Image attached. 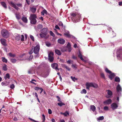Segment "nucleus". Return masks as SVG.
Returning a JSON list of instances; mask_svg holds the SVG:
<instances>
[{
    "label": "nucleus",
    "mask_w": 122,
    "mask_h": 122,
    "mask_svg": "<svg viewBox=\"0 0 122 122\" xmlns=\"http://www.w3.org/2000/svg\"><path fill=\"white\" fill-rule=\"evenodd\" d=\"M35 89L36 90H38L39 89L40 90H41V91L40 92V93L42 92L43 91V89L41 88H39V87H35Z\"/></svg>",
    "instance_id": "obj_25"
},
{
    "label": "nucleus",
    "mask_w": 122,
    "mask_h": 122,
    "mask_svg": "<svg viewBox=\"0 0 122 122\" xmlns=\"http://www.w3.org/2000/svg\"><path fill=\"white\" fill-rule=\"evenodd\" d=\"M52 122H56V121L55 119L54 118H52L51 120Z\"/></svg>",
    "instance_id": "obj_63"
},
{
    "label": "nucleus",
    "mask_w": 122,
    "mask_h": 122,
    "mask_svg": "<svg viewBox=\"0 0 122 122\" xmlns=\"http://www.w3.org/2000/svg\"><path fill=\"white\" fill-rule=\"evenodd\" d=\"M9 55L11 57H14L15 56V55L14 54H12L11 53H9Z\"/></svg>",
    "instance_id": "obj_38"
},
{
    "label": "nucleus",
    "mask_w": 122,
    "mask_h": 122,
    "mask_svg": "<svg viewBox=\"0 0 122 122\" xmlns=\"http://www.w3.org/2000/svg\"><path fill=\"white\" fill-rule=\"evenodd\" d=\"M117 104H117H116V103H112L111 104V108L112 109L114 110L115 109L118 107V106Z\"/></svg>",
    "instance_id": "obj_14"
},
{
    "label": "nucleus",
    "mask_w": 122,
    "mask_h": 122,
    "mask_svg": "<svg viewBox=\"0 0 122 122\" xmlns=\"http://www.w3.org/2000/svg\"><path fill=\"white\" fill-rule=\"evenodd\" d=\"M2 60L4 62L7 63V60L4 57H2L1 58Z\"/></svg>",
    "instance_id": "obj_27"
},
{
    "label": "nucleus",
    "mask_w": 122,
    "mask_h": 122,
    "mask_svg": "<svg viewBox=\"0 0 122 122\" xmlns=\"http://www.w3.org/2000/svg\"><path fill=\"white\" fill-rule=\"evenodd\" d=\"M21 41H23L24 40V36L23 35H22L21 36Z\"/></svg>",
    "instance_id": "obj_57"
},
{
    "label": "nucleus",
    "mask_w": 122,
    "mask_h": 122,
    "mask_svg": "<svg viewBox=\"0 0 122 122\" xmlns=\"http://www.w3.org/2000/svg\"><path fill=\"white\" fill-rule=\"evenodd\" d=\"M117 57L119 60H122V52L121 49L118 50L117 52Z\"/></svg>",
    "instance_id": "obj_4"
},
{
    "label": "nucleus",
    "mask_w": 122,
    "mask_h": 122,
    "mask_svg": "<svg viewBox=\"0 0 122 122\" xmlns=\"http://www.w3.org/2000/svg\"><path fill=\"white\" fill-rule=\"evenodd\" d=\"M78 57L80 58L81 59L82 61H83L85 62H86V61L84 60V58L85 59H86V57L84 56H83L81 54L80 52H79V54L78 55Z\"/></svg>",
    "instance_id": "obj_15"
},
{
    "label": "nucleus",
    "mask_w": 122,
    "mask_h": 122,
    "mask_svg": "<svg viewBox=\"0 0 122 122\" xmlns=\"http://www.w3.org/2000/svg\"><path fill=\"white\" fill-rule=\"evenodd\" d=\"M58 24L60 26H62L63 25V23L61 22H59L58 23Z\"/></svg>",
    "instance_id": "obj_45"
},
{
    "label": "nucleus",
    "mask_w": 122,
    "mask_h": 122,
    "mask_svg": "<svg viewBox=\"0 0 122 122\" xmlns=\"http://www.w3.org/2000/svg\"><path fill=\"white\" fill-rule=\"evenodd\" d=\"M33 58V56H32V55H30L29 57V60H31Z\"/></svg>",
    "instance_id": "obj_60"
},
{
    "label": "nucleus",
    "mask_w": 122,
    "mask_h": 122,
    "mask_svg": "<svg viewBox=\"0 0 122 122\" xmlns=\"http://www.w3.org/2000/svg\"><path fill=\"white\" fill-rule=\"evenodd\" d=\"M1 84L3 86H7V85H6V83L3 82H2Z\"/></svg>",
    "instance_id": "obj_51"
},
{
    "label": "nucleus",
    "mask_w": 122,
    "mask_h": 122,
    "mask_svg": "<svg viewBox=\"0 0 122 122\" xmlns=\"http://www.w3.org/2000/svg\"><path fill=\"white\" fill-rule=\"evenodd\" d=\"M112 102V100L110 99H109L104 101L103 103L105 105H108L110 104Z\"/></svg>",
    "instance_id": "obj_16"
},
{
    "label": "nucleus",
    "mask_w": 122,
    "mask_h": 122,
    "mask_svg": "<svg viewBox=\"0 0 122 122\" xmlns=\"http://www.w3.org/2000/svg\"><path fill=\"white\" fill-rule=\"evenodd\" d=\"M30 38L33 41H34V37L32 36L31 35H30Z\"/></svg>",
    "instance_id": "obj_43"
},
{
    "label": "nucleus",
    "mask_w": 122,
    "mask_h": 122,
    "mask_svg": "<svg viewBox=\"0 0 122 122\" xmlns=\"http://www.w3.org/2000/svg\"><path fill=\"white\" fill-rule=\"evenodd\" d=\"M65 68L68 70L69 71H70V69L68 66H65Z\"/></svg>",
    "instance_id": "obj_58"
},
{
    "label": "nucleus",
    "mask_w": 122,
    "mask_h": 122,
    "mask_svg": "<svg viewBox=\"0 0 122 122\" xmlns=\"http://www.w3.org/2000/svg\"><path fill=\"white\" fill-rule=\"evenodd\" d=\"M71 15L72 16V18L73 17H75L76 16V17H78V20L80 19V18L81 17V15L80 14L77 15V14L76 13H73L71 14Z\"/></svg>",
    "instance_id": "obj_13"
},
{
    "label": "nucleus",
    "mask_w": 122,
    "mask_h": 122,
    "mask_svg": "<svg viewBox=\"0 0 122 122\" xmlns=\"http://www.w3.org/2000/svg\"><path fill=\"white\" fill-rule=\"evenodd\" d=\"M20 35H19L17 36L16 37V40H19L20 39Z\"/></svg>",
    "instance_id": "obj_37"
},
{
    "label": "nucleus",
    "mask_w": 122,
    "mask_h": 122,
    "mask_svg": "<svg viewBox=\"0 0 122 122\" xmlns=\"http://www.w3.org/2000/svg\"><path fill=\"white\" fill-rule=\"evenodd\" d=\"M106 91L107 95L106 96V97L107 98H111L112 95V92L110 90H107Z\"/></svg>",
    "instance_id": "obj_10"
},
{
    "label": "nucleus",
    "mask_w": 122,
    "mask_h": 122,
    "mask_svg": "<svg viewBox=\"0 0 122 122\" xmlns=\"http://www.w3.org/2000/svg\"><path fill=\"white\" fill-rule=\"evenodd\" d=\"M46 34H43L42 33L40 34V37L41 38L45 37L46 36Z\"/></svg>",
    "instance_id": "obj_31"
},
{
    "label": "nucleus",
    "mask_w": 122,
    "mask_h": 122,
    "mask_svg": "<svg viewBox=\"0 0 122 122\" xmlns=\"http://www.w3.org/2000/svg\"><path fill=\"white\" fill-rule=\"evenodd\" d=\"M1 5L5 8L6 9L7 8L6 4L4 2H1Z\"/></svg>",
    "instance_id": "obj_24"
},
{
    "label": "nucleus",
    "mask_w": 122,
    "mask_h": 122,
    "mask_svg": "<svg viewBox=\"0 0 122 122\" xmlns=\"http://www.w3.org/2000/svg\"><path fill=\"white\" fill-rule=\"evenodd\" d=\"M116 90L118 93V96L119 97L121 96V92L122 91V88L120 85L119 84L116 87Z\"/></svg>",
    "instance_id": "obj_8"
},
{
    "label": "nucleus",
    "mask_w": 122,
    "mask_h": 122,
    "mask_svg": "<svg viewBox=\"0 0 122 122\" xmlns=\"http://www.w3.org/2000/svg\"><path fill=\"white\" fill-rule=\"evenodd\" d=\"M104 117L103 116H100L98 117L97 118V120H102L104 119Z\"/></svg>",
    "instance_id": "obj_26"
},
{
    "label": "nucleus",
    "mask_w": 122,
    "mask_h": 122,
    "mask_svg": "<svg viewBox=\"0 0 122 122\" xmlns=\"http://www.w3.org/2000/svg\"><path fill=\"white\" fill-rule=\"evenodd\" d=\"M119 5L120 6L122 5V1L119 2Z\"/></svg>",
    "instance_id": "obj_64"
},
{
    "label": "nucleus",
    "mask_w": 122,
    "mask_h": 122,
    "mask_svg": "<svg viewBox=\"0 0 122 122\" xmlns=\"http://www.w3.org/2000/svg\"><path fill=\"white\" fill-rule=\"evenodd\" d=\"M55 28L56 29H58V30H60V28L57 25H56L55 26Z\"/></svg>",
    "instance_id": "obj_59"
},
{
    "label": "nucleus",
    "mask_w": 122,
    "mask_h": 122,
    "mask_svg": "<svg viewBox=\"0 0 122 122\" xmlns=\"http://www.w3.org/2000/svg\"><path fill=\"white\" fill-rule=\"evenodd\" d=\"M15 85H14L13 84L11 85L10 86V87L12 89H14L15 87Z\"/></svg>",
    "instance_id": "obj_47"
},
{
    "label": "nucleus",
    "mask_w": 122,
    "mask_h": 122,
    "mask_svg": "<svg viewBox=\"0 0 122 122\" xmlns=\"http://www.w3.org/2000/svg\"><path fill=\"white\" fill-rule=\"evenodd\" d=\"M50 32L51 36H52L53 37L55 36V34L53 33V32L52 31H50Z\"/></svg>",
    "instance_id": "obj_41"
},
{
    "label": "nucleus",
    "mask_w": 122,
    "mask_h": 122,
    "mask_svg": "<svg viewBox=\"0 0 122 122\" xmlns=\"http://www.w3.org/2000/svg\"><path fill=\"white\" fill-rule=\"evenodd\" d=\"M72 67L76 69L77 67V66L76 64H72Z\"/></svg>",
    "instance_id": "obj_42"
},
{
    "label": "nucleus",
    "mask_w": 122,
    "mask_h": 122,
    "mask_svg": "<svg viewBox=\"0 0 122 122\" xmlns=\"http://www.w3.org/2000/svg\"><path fill=\"white\" fill-rule=\"evenodd\" d=\"M71 45L70 43H68L66 47L68 49V51L69 52H70L71 51Z\"/></svg>",
    "instance_id": "obj_19"
},
{
    "label": "nucleus",
    "mask_w": 122,
    "mask_h": 122,
    "mask_svg": "<svg viewBox=\"0 0 122 122\" xmlns=\"http://www.w3.org/2000/svg\"><path fill=\"white\" fill-rule=\"evenodd\" d=\"M86 91L85 89H83L82 91L81 92V93L86 94Z\"/></svg>",
    "instance_id": "obj_40"
},
{
    "label": "nucleus",
    "mask_w": 122,
    "mask_h": 122,
    "mask_svg": "<svg viewBox=\"0 0 122 122\" xmlns=\"http://www.w3.org/2000/svg\"><path fill=\"white\" fill-rule=\"evenodd\" d=\"M7 66L5 65V64L3 66V70L5 71H6L7 70Z\"/></svg>",
    "instance_id": "obj_30"
},
{
    "label": "nucleus",
    "mask_w": 122,
    "mask_h": 122,
    "mask_svg": "<svg viewBox=\"0 0 122 122\" xmlns=\"http://www.w3.org/2000/svg\"><path fill=\"white\" fill-rule=\"evenodd\" d=\"M51 66L52 68L55 69V70L57 71V70H59L58 68V65L56 63H53L51 65Z\"/></svg>",
    "instance_id": "obj_12"
},
{
    "label": "nucleus",
    "mask_w": 122,
    "mask_h": 122,
    "mask_svg": "<svg viewBox=\"0 0 122 122\" xmlns=\"http://www.w3.org/2000/svg\"><path fill=\"white\" fill-rule=\"evenodd\" d=\"M54 30H55L56 31V32L57 33V35H60L61 36V34L57 33V31H56V29H54Z\"/></svg>",
    "instance_id": "obj_62"
},
{
    "label": "nucleus",
    "mask_w": 122,
    "mask_h": 122,
    "mask_svg": "<svg viewBox=\"0 0 122 122\" xmlns=\"http://www.w3.org/2000/svg\"><path fill=\"white\" fill-rule=\"evenodd\" d=\"M41 33L47 35V28H44L41 30Z\"/></svg>",
    "instance_id": "obj_18"
},
{
    "label": "nucleus",
    "mask_w": 122,
    "mask_h": 122,
    "mask_svg": "<svg viewBox=\"0 0 122 122\" xmlns=\"http://www.w3.org/2000/svg\"><path fill=\"white\" fill-rule=\"evenodd\" d=\"M1 44L4 46H6V40L4 39H1Z\"/></svg>",
    "instance_id": "obj_20"
},
{
    "label": "nucleus",
    "mask_w": 122,
    "mask_h": 122,
    "mask_svg": "<svg viewBox=\"0 0 122 122\" xmlns=\"http://www.w3.org/2000/svg\"><path fill=\"white\" fill-rule=\"evenodd\" d=\"M64 116H67L69 115V113L67 111H66L64 113Z\"/></svg>",
    "instance_id": "obj_34"
},
{
    "label": "nucleus",
    "mask_w": 122,
    "mask_h": 122,
    "mask_svg": "<svg viewBox=\"0 0 122 122\" xmlns=\"http://www.w3.org/2000/svg\"><path fill=\"white\" fill-rule=\"evenodd\" d=\"M104 109L105 111H107L108 109V107L107 106H105L103 108Z\"/></svg>",
    "instance_id": "obj_44"
},
{
    "label": "nucleus",
    "mask_w": 122,
    "mask_h": 122,
    "mask_svg": "<svg viewBox=\"0 0 122 122\" xmlns=\"http://www.w3.org/2000/svg\"><path fill=\"white\" fill-rule=\"evenodd\" d=\"M42 116L43 117V118L42 119V120L43 122H44L45 120V116L43 114L42 115Z\"/></svg>",
    "instance_id": "obj_49"
},
{
    "label": "nucleus",
    "mask_w": 122,
    "mask_h": 122,
    "mask_svg": "<svg viewBox=\"0 0 122 122\" xmlns=\"http://www.w3.org/2000/svg\"><path fill=\"white\" fill-rule=\"evenodd\" d=\"M105 71L107 73L110 74L109 76V77L111 80H112L115 76L114 74L113 73H111V71L108 70L107 68L105 69Z\"/></svg>",
    "instance_id": "obj_5"
},
{
    "label": "nucleus",
    "mask_w": 122,
    "mask_h": 122,
    "mask_svg": "<svg viewBox=\"0 0 122 122\" xmlns=\"http://www.w3.org/2000/svg\"><path fill=\"white\" fill-rule=\"evenodd\" d=\"M55 51L56 54L58 55H60L61 54V53L60 51L58 50H55Z\"/></svg>",
    "instance_id": "obj_22"
},
{
    "label": "nucleus",
    "mask_w": 122,
    "mask_h": 122,
    "mask_svg": "<svg viewBox=\"0 0 122 122\" xmlns=\"http://www.w3.org/2000/svg\"><path fill=\"white\" fill-rule=\"evenodd\" d=\"M72 58L75 60H77V57L74 56V55H73L72 56Z\"/></svg>",
    "instance_id": "obj_53"
},
{
    "label": "nucleus",
    "mask_w": 122,
    "mask_h": 122,
    "mask_svg": "<svg viewBox=\"0 0 122 122\" xmlns=\"http://www.w3.org/2000/svg\"><path fill=\"white\" fill-rule=\"evenodd\" d=\"M58 105L60 107H61L63 105H65V104L64 103L62 102H60L58 103H57Z\"/></svg>",
    "instance_id": "obj_32"
},
{
    "label": "nucleus",
    "mask_w": 122,
    "mask_h": 122,
    "mask_svg": "<svg viewBox=\"0 0 122 122\" xmlns=\"http://www.w3.org/2000/svg\"><path fill=\"white\" fill-rule=\"evenodd\" d=\"M101 76L102 77L105 79V76L104 74L103 73H101Z\"/></svg>",
    "instance_id": "obj_56"
},
{
    "label": "nucleus",
    "mask_w": 122,
    "mask_h": 122,
    "mask_svg": "<svg viewBox=\"0 0 122 122\" xmlns=\"http://www.w3.org/2000/svg\"><path fill=\"white\" fill-rule=\"evenodd\" d=\"M33 81H36L34 79H32L31 81L30 82L33 84H35V85H36V84L35 83V82H33Z\"/></svg>",
    "instance_id": "obj_52"
},
{
    "label": "nucleus",
    "mask_w": 122,
    "mask_h": 122,
    "mask_svg": "<svg viewBox=\"0 0 122 122\" xmlns=\"http://www.w3.org/2000/svg\"><path fill=\"white\" fill-rule=\"evenodd\" d=\"M27 4L28 5H29L30 4V0H25Z\"/></svg>",
    "instance_id": "obj_61"
},
{
    "label": "nucleus",
    "mask_w": 122,
    "mask_h": 122,
    "mask_svg": "<svg viewBox=\"0 0 122 122\" xmlns=\"http://www.w3.org/2000/svg\"><path fill=\"white\" fill-rule=\"evenodd\" d=\"M10 75L9 73H7L6 74L5 78L6 79L7 78L9 79L10 78Z\"/></svg>",
    "instance_id": "obj_36"
},
{
    "label": "nucleus",
    "mask_w": 122,
    "mask_h": 122,
    "mask_svg": "<svg viewBox=\"0 0 122 122\" xmlns=\"http://www.w3.org/2000/svg\"><path fill=\"white\" fill-rule=\"evenodd\" d=\"M38 27L39 29H41L42 28V25H39L38 26Z\"/></svg>",
    "instance_id": "obj_46"
},
{
    "label": "nucleus",
    "mask_w": 122,
    "mask_h": 122,
    "mask_svg": "<svg viewBox=\"0 0 122 122\" xmlns=\"http://www.w3.org/2000/svg\"><path fill=\"white\" fill-rule=\"evenodd\" d=\"M71 78L72 79V80L74 81H75V80H76V78L75 77H73L72 76L71 77Z\"/></svg>",
    "instance_id": "obj_48"
},
{
    "label": "nucleus",
    "mask_w": 122,
    "mask_h": 122,
    "mask_svg": "<svg viewBox=\"0 0 122 122\" xmlns=\"http://www.w3.org/2000/svg\"><path fill=\"white\" fill-rule=\"evenodd\" d=\"M53 55L54 53L52 52H50L48 54V59L50 62H51L53 60Z\"/></svg>",
    "instance_id": "obj_11"
},
{
    "label": "nucleus",
    "mask_w": 122,
    "mask_h": 122,
    "mask_svg": "<svg viewBox=\"0 0 122 122\" xmlns=\"http://www.w3.org/2000/svg\"><path fill=\"white\" fill-rule=\"evenodd\" d=\"M120 79L119 77H116L115 78V81L116 82H119L120 81Z\"/></svg>",
    "instance_id": "obj_33"
},
{
    "label": "nucleus",
    "mask_w": 122,
    "mask_h": 122,
    "mask_svg": "<svg viewBox=\"0 0 122 122\" xmlns=\"http://www.w3.org/2000/svg\"><path fill=\"white\" fill-rule=\"evenodd\" d=\"M1 33L2 36L4 37L7 38L8 36V31L6 30L3 29L2 30Z\"/></svg>",
    "instance_id": "obj_7"
},
{
    "label": "nucleus",
    "mask_w": 122,
    "mask_h": 122,
    "mask_svg": "<svg viewBox=\"0 0 122 122\" xmlns=\"http://www.w3.org/2000/svg\"><path fill=\"white\" fill-rule=\"evenodd\" d=\"M48 113L49 114H51L52 113V111L50 109H49L48 110Z\"/></svg>",
    "instance_id": "obj_50"
},
{
    "label": "nucleus",
    "mask_w": 122,
    "mask_h": 122,
    "mask_svg": "<svg viewBox=\"0 0 122 122\" xmlns=\"http://www.w3.org/2000/svg\"><path fill=\"white\" fill-rule=\"evenodd\" d=\"M30 10L32 13H34L36 11V9L35 7H31Z\"/></svg>",
    "instance_id": "obj_21"
},
{
    "label": "nucleus",
    "mask_w": 122,
    "mask_h": 122,
    "mask_svg": "<svg viewBox=\"0 0 122 122\" xmlns=\"http://www.w3.org/2000/svg\"><path fill=\"white\" fill-rule=\"evenodd\" d=\"M67 62L69 64H72L73 63V61L72 60H69L67 61Z\"/></svg>",
    "instance_id": "obj_39"
},
{
    "label": "nucleus",
    "mask_w": 122,
    "mask_h": 122,
    "mask_svg": "<svg viewBox=\"0 0 122 122\" xmlns=\"http://www.w3.org/2000/svg\"><path fill=\"white\" fill-rule=\"evenodd\" d=\"M46 45L47 46L49 47L51 45V44L49 42H47L46 43Z\"/></svg>",
    "instance_id": "obj_54"
},
{
    "label": "nucleus",
    "mask_w": 122,
    "mask_h": 122,
    "mask_svg": "<svg viewBox=\"0 0 122 122\" xmlns=\"http://www.w3.org/2000/svg\"><path fill=\"white\" fill-rule=\"evenodd\" d=\"M10 61L13 63H14L16 62V60L14 59H10Z\"/></svg>",
    "instance_id": "obj_35"
},
{
    "label": "nucleus",
    "mask_w": 122,
    "mask_h": 122,
    "mask_svg": "<svg viewBox=\"0 0 122 122\" xmlns=\"http://www.w3.org/2000/svg\"><path fill=\"white\" fill-rule=\"evenodd\" d=\"M96 108V107L94 105H91L90 106V109L93 112L95 111Z\"/></svg>",
    "instance_id": "obj_23"
},
{
    "label": "nucleus",
    "mask_w": 122,
    "mask_h": 122,
    "mask_svg": "<svg viewBox=\"0 0 122 122\" xmlns=\"http://www.w3.org/2000/svg\"><path fill=\"white\" fill-rule=\"evenodd\" d=\"M64 34L66 37L69 38H72L76 40V38L75 37L73 36L70 34L69 32L67 30H65Z\"/></svg>",
    "instance_id": "obj_6"
},
{
    "label": "nucleus",
    "mask_w": 122,
    "mask_h": 122,
    "mask_svg": "<svg viewBox=\"0 0 122 122\" xmlns=\"http://www.w3.org/2000/svg\"><path fill=\"white\" fill-rule=\"evenodd\" d=\"M29 119L30 120H31V121H33V122H39L36 121L35 120H34L30 118H29Z\"/></svg>",
    "instance_id": "obj_55"
},
{
    "label": "nucleus",
    "mask_w": 122,
    "mask_h": 122,
    "mask_svg": "<svg viewBox=\"0 0 122 122\" xmlns=\"http://www.w3.org/2000/svg\"><path fill=\"white\" fill-rule=\"evenodd\" d=\"M58 42L59 43L63 44L65 43V41L63 39L60 38L58 40Z\"/></svg>",
    "instance_id": "obj_17"
},
{
    "label": "nucleus",
    "mask_w": 122,
    "mask_h": 122,
    "mask_svg": "<svg viewBox=\"0 0 122 122\" xmlns=\"http://www.w3.org/2000/svg\"><path fill=\"white\" fill-rule=\"evenodd\" d=\"M22 20L25 23H27V20L26 17H23L22 18Z\"/></svg>",
    "instance_id": "obj_28"
},
{
    "label": "nucleus",
    "mask_w": 122,
    "mask_h": 122,
    "mask_svg": "<svg viewBox=\"0 0 122 122\" xmlns=\"http://www.w3.org/2000/svg\"><path fill=\"white\" fill-rule=\"evenodd\" d=\"M37 18L36 15L35 14H31L29 17L30 23L32 24H35L37 22L36 19Z\"/></svg>",
    "instance_id": "obj_1"
},
{
    "label": "nucleus",
    "mask_w": 122,
    "mask_h": 122,
    "mask_svg": "<svg viewBox=\"0 0 122 122\" xmlns=\"http://www.w3.org/2000/svg\"><path fill=\"white\" fill-rule=\"evenodd\" d=\"M10 4L12 7L14 8H15L18 10L19 8L17 7H21L22 6V5L21 4L18 3L16 4L14 3L13 2H11L10 3Z\"/></svg>",
    "instance_id": "obj_3"
},
{
    "label": "nucleus",
    "mask_w": 122,
    "mask_h": 122,
    "mask_svg": "<svg viewBox=\"0 0 122 122\" xmlns=\"http://www.w3.org/2000/svg\"><path fill=\"white\" fill-rule=\"evenodd\" d=\"M40 49V46L39 44H38L37 45L34 47V53L35 54H37L39 53V52Z\"/></svg>",
    "instance_id": "obj_9"
},
{
    "label": "nucleus",
    "mask_w": 122,
    "mask_h": 122,
    "mask_svg": "<svg viewBox=\"0 0 122 122\" xmlns=\"http://www.w3.org/2000/svg\"><path fill=\"white\" fill-rule=\"evenodd\" d=\"M86 88L89 90L90 87H93L97 88L98 87V86L97 84L95 83H86Z\"/></svg>",
    "instance_id": "obj_2"
},
{
    "label": "nucleus",
    "mask_w": 122,
    "mask_h": 122,
    "mask_svg": "<svg viewBox=\"0 0 122 122\" xmlns=\"http://www.w3.org/2000/svg\"><path fill=\"white\" fill-rule=\"evenodd\" d=\"M47 13L46 10L44 9L41 12V14L42 15H44L45 14H46Z\"/></svg>",
    "instance_id": "obj_29"
}]
</instances>
